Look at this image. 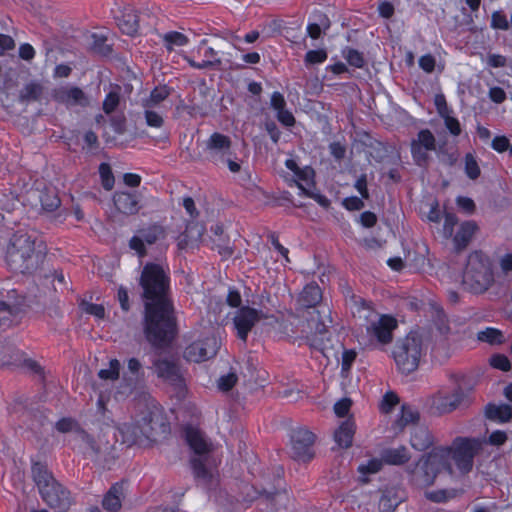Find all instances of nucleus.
I'll list each match as a JSON object with an SVG mask.
<instances>
[{"mask_svg": "<svg viewBox=\"0 0 512 512\" xmlns=\"http://www.w3.org/2000/svg\"><path fill=\"white\" fill-rule=\"evenodd\" d=\"M139 285L143 290L145 337L156 350L167 348L178 333L170 277L161 265L149 262L141 271Z\"/></svg>", "mask_w": 512, "mask_h": 512, "instance_id": "obj_1", "label": "nucleus"}, {"mask_svg": "<svg viewBox=\"0 0 512 512\" xmlns=\"http://www.w3.org/2000/svg\"><path fill=\"white\" fill-rule=\"evenodd\" d=\"M450 326L445 317H439L435 328L410 331L405 337L396 341L392 352L398 370L410 374L419 367L421 357L430 347L435 358L445 357L448 353V335Z\"/></svg>", "mask_w": 512, "mask_h": 512, "instance_id": "obj_2", "label": "nucleus"}, {"mask_svg": "<svg viewBox=\"0 0 512 512\" xmlns=\"http://www.w3.org/2000/svg\"><path fill=\"white\" fill-rule=\"evenodd\" d=\"M322 300V291L315 283L307 284L298 297V304L302 309H312L308 312L307 325L310 329V346L322 350L325 340L329 341L328 324L332 323L330 309L319 305Z\"/></svg>", "mask_w": 512, "mask_h": 512, "instance_id": "obj_3", "label": "nucleus"}, {"mask_svg": "<svg viewBox=\"0 0 512 512\" xmlns=\"http://www.w3.org/2000/svg\"><path fill=\"white\" fill-rule=\"evenodd\" d=\"M40 246L26 232L14 233L6 250V263L10 270L21 274L34 273L45 259V252Z\"/></svg>", "mask_w": 512, "mask_h": 512, "instance_id": "obj_4", "label": "nucleus"}, {"mask_svg": "<svg viewBox=\"0 0 512 512\" xmlns=\"http://www.w3.org/2000/svg\"><path fill=\"white\" fill-rule=\"evenodd\" d=\"M32 476L47 505L58 512H67L73 503L70 491L59 483L45 465H32Z\"/></svg>", "mask_w": 512, "mask_h": 512, "instance_id": "obj_5", "label": "nucleus"}, {"mask_svg": "<svg viewBox=\"0 0 512 512\" xmlns=\"http://www.w3.org/2000/svg\"><path fill=\"white\" fill-rule=\"evenodd\" d=\"M494 282L493 271L489 257L481 251L469 254L463 273L462 285L473 294L487 291Z\"/></svg>", "mask_w": 512, "mask_h": 512, "instance_id": "obj_6", "label": "nucleus"}, {"mask_svg": "<svg viewBox=\"0 0 512 512\" xmlns=\"http://www.w3.org/2000/svg\"><path fill=\"white\" fill-rule=\"evenodd\" d=\"M204 152L209 162L217 166H227L232 173H238L241 169L232 151L231 138L227 135L220 132L212 133L205 142Z\"/></svg>", "mask_w": 512, "mask_h": 512, "instance_id": "obj_7", "label": "nucleus"}, {"mask_svg": "<svg viewBox=\"0 0 512 512\" xmlns=\"http://www.w3.org/2000/svg\"><path fill=\"white\" fill-rule=\"evenodd\" d=\"M361 304L358 312L369 321L366 327L367 334L375 338L380 344L386 345L393 340V331L397 328V321L389 315H379L376 313L364 299H360Z\"/></svg>", "mask_w": 512, "mask_h": 512, "instance_id": "obj_8", "label": "nucleus"}, {"mask_svg": "<svg viewBox=\"0 0 512 512\" xmlns=\"http://www.w3.org/2000/svg\"><path fill=\"white\" fill-rule=\"evenodd\" d=\"M452 460L463 475L470 473L474 466V458L482 451L483 441L473 437H456L449 446Z\"/></svg>", "mask_w": 512, "mask_h": 512, "instance_id": "obj_9", "label": "nucleus"}, {"mask_svg": "<svg viewBox=\"0 0 512 512\" xmlns=\"http://www.w3.org/2000/svg\"><path fill=\"white\" fill-rule=\"evenodd\" d=\"M190 465L196 484L203 489L212 490L219 484V473L215 459L211 455L193 456Z\"/></svg>", "mask_w": 512, "mask_h": 512, "instance_id": "obj_10", "label": "nucleus"}, {"mask_svg": "<svg viewBox=\"0 0 512 512\" xmlns=\"http://www.w3.org/2000/svg\"><path fill=\"white\" fill-rule=\"evenodd\" d=\"M152 368L155 374L162 381L174 386L177 389L184 387V378L180 369L178 359L173 356H163L155 353L152 360Z\"/></svg>", "mask_w": 512, "mask_h": 512, "instance_id": "obj_11", "label": "nucleus"}, {"mask_svg": "<svg viewBox=\"0 0 512 512\" xmlns=\"http://www.w3.org/2000/svg\"><path fill=\"white\" fill-rule=\"evenodd\" d=\"M315 440V434L306 428L293 430L290 437L291 457L297 462H310L315 457Z\"/></svg>", "mask_w": 512, "mask_h": 512, "instance_id": "obj_12", "label": "nucleus"}, {"mask_svg": "<svg viewBox=\"0 0 512 512\" xmlns=\"http://www.w3.org/2000/svg\"><path fill=\"white\" fill-rule=\"evenodd\" d=\"M167 236L166 228L158 223H151L146 227H143L137 231V235H134L129 240V248L134 250L139 258H143L147 255L145 245H153L158 241L164 240Z\"/></svg>", "mask_w": 512, "mask_h": 512, "instance_id": "obj_13", "label": "nucleus"}, {"mask_svg": "<svg viewBox=\"0 0 512 512\" xmlns=\"http://www.w3.org/2000/svg\"><path fill=\"white\" fill-rule=\"evenodd\" d=\"M118 433V427L108 423H103L99 427L97 439L89 434V440H84V443L87 445L91 454L95 457L100 455H109L118 442Z\"/></svg>", "mask_w": 512, "mask_h": 512, "instance_id": "obj_14", "label": "nucleus"}, {"mask_svg": "<svg viewBox=\"0 0 512 512\" xmlns=\"http://www.w3.org/2000/svg\"><path fill=\"white\" fill-rule=\"evenodd\" d=\"M282 479L280 475L275 479L272 486L264 488L263 498L259 500L260 512H287L289 495L281 487Z\"/></svg>", "mask_w": 512, "mask_h": 512, "instance_id": "obj_15", "label": "nucleus"}, {"mask_svg": "<svg viewBox=\"0 0 512 512\" xmlns=\"http://www.w3.org/2000/svg\"><path fill=\"white\" fill-rule=\"evenodd\" d=\"M411 155L415 165L427 168L430 162V151L436 150V138L429 129H422L410 144Z\"/></svg>", "mask_w": 512, "mask_h": 512, "instance_id": "obj_16", "label": "nucleus"}, {"mask_svg": "<svg viewBox=\"0 0 512 512\" xmlns=\"http://www.w3.org/2000/svg\"><path fill=\"white\" fill-rule=\"evenodd\" d=\"M456 384L455 389L450 394H438L433 398L432 408L439 414L450 413L460 407L467 397L461 382L464 380L463 376H454Z\"/></svg>", "mask_w": 512, "mask_h": 512, "instance_id": "obj_17", "label": "nucleus"}, {"mask_svg": "<svg viewBox=\"0 0 512 512\" xmlns=\"http://www.w3.org/2000/svg\"><path fill=\"white\" fill-rule=\"evenodd\" d=\"M141 421L149 442L165 438L170 433V424L158 409L149 410L144 413Z\"/></svg>", "mask_w": 512, "mask_h": 512, "instance_id": "obj_18", "label": "nucleus"}, {"mask_svg": "<svg viewBox=\"0 0 512 512\" xmlns=\"http://www.w3.org/2000/svg\"><path fill=\"white\" fill-rule=\"evenodd\" d=\"M219 347L220 343L214 335L207 336L186 347L184 356L187 360L197 363L206 361L217 354Z\"/></svg>", "mask_w": 512, "mask_h": 512, "instance_id": "obj_19", "label": "nucleus"}, {"mask_svg": "<svg viewBox=\"0 0 512 512\" xmlns=\"http://www.w3.org/2000/svg\"><path fill=\"white\" fill-rule=\"evenodd\" d=\"M409 474L411 483L419 488L433 485L438 475L424 455L409 469Z\"/></svg>", "mask_w": 512, "mask_h": 512, "instance_id": "obj_20", "label": "nucleus"}, {"mask_svg": "<svg viewBox=\"0 0 512 512\" xmlns=\"http://www.w3.org/2000/svg\"><path fill=\"white\" fill-rule=\"evenodd\" d=\"M259 319V311L255 308L245 306L237 311L234 317V325L237 335L242 341L246 342L248 333Z\"/></svg>", "mask_w": 512, "mask_h": 512, "instance_id": "obj_21", "label": "nucleus"}, {"mask_svg": "<svg viewBox=\"0 0 512 512\" xmlns=\"http://www.w3.org/2000/svg\"><path fill=\"white\" fill-rule=\"evenodd\" d=\"M437 474L447 472L450 476L454 475L452 466V455L449 446H437L430 452L424 454Z\"/></svg>", "mask_w": 512, "mask_h": 512, "instance_id": "obj_22", "label": "nucleus"}, {"mask_svg": "<svg viewBox=\"0 0 512 512\" xmlns=\"http://www.w3.org/2000/svg\"><path fill=\"white\" fill-rule=\"evenodd\" d=\"M140 198L141 195L136 191H117L113 195V202L120 213L130 216L137 214L142 208Z\"/></svg>", "mask_w": 512, "mask_h": 512, "instance_id": "obj_23", "label": "nucleus"}, {"mask_svg": "<svg viewBox=\"0 0 512 512\" xmlns=\"http://www.w3.org/2000/svg\"><path fill=\"white\" fill-rule=\"evenodd\" d=\"M122 443L127 446L146 445L149 443L141 419L133 423H124L118 427Z\"/></svg>", "mask_w": 512, "mask_h": 512, "instance_id": "obj_24", "label": "nucleus"}, {"mask_svg": "<svg viewBox=\"0 0 512 512\" xmlns=\"http://www.w3.org/2000/svg\"><path fill=\"white\" fill-rule=\"evenodd\" d=\"M54 99L67 106H87L88 98L79 87H60L54 92Z\"/></svg>", "mask_w": 512, "mask_h": 512, "instance_id": "obj_25", "label": "nucleus"}, {"mask_svg": "<svg viewBox=\"0 0 512 512\" xmlns=\"http://www.w3.org/2000/svg\"><path fill=\"white\" fill-rule=\"evenodd\" d=\"M120 13L121 14L116 17L119 29L126 35H136L139 29V16L137 11L131 6H126Z\"/></svg>", "mask_w": 512, "mask_h": 512, "instance_id": "obj_26", "label": "nucleus"}, {"mask_svg": "<svg viewBox=\"0 0 512 512\" xmlns=\"http://www.w3.org/2000/svg\"><path fill=\"white\" fill-rule=\"evenodd\" d=\"M125 498V482L113 484L105 493L102 507L109 512H117L121 509L122 500Z\"/></svg>", "mask_w": 512, "mask_h": 512, "instance_id": "obj_27", "label": "nucleus"}, {"mask_svg": "<svg viewBox=\"0 0 512 512\" xmlns=\"http://www.w3.org/2000/svg\"><path fill=\"white\" fill-rule=\"evenodd\" d=\"M410 444L417 451H426L434 444V436L426 426L412 427Z\"/></svg>", "mask_w": 512, "mask_h": 512, "instance_id": "obj_28", "label": "nucleus"}, {"mask_svg": "<svg viewBox=\"0 0 512 512\" xmlns=\"http://www.w3.org/2000/svg\"><path fill=\"white\" fill-rule=\"evenodd\" d=\"M477 231L478 225L475 221L469 220L463 222L453 238L456 250H464L469 245Z\"/></svg>", "mask_w": 512, "mask_h": 512, "instance_id": "obj_29", "label": "nucleus"}, {"mask_svg": "<svg viewBox=\"0 0 512 512\" xmlns=\"http://www.w3.org/2000/svg\"><path fill=\"white\" fill-rule=\"evenodd\" d=\"M32 195L36 197L44 211H55L61 204V200L54 188L45 187L42 190H35Z\"/></svg>", "mask_w": 512, "mask_h": 512, "instance_id": "obj_30", "label": "nucleus"}, {"mask_svg": "<svg viewBox=\"0 0 512 512\" xmlns=\"http://www.w3.org/2000/svg\"><path fill=\"white\" fill-rule=\"evenodd\" d=\"M185 437L188 445L194 451L195 456L209 455V445L201 432L193 427L185 429Z\"/></svg>", "mask_w": 512, "mask_h": 512, "instance_id": "obj_31", "label": "nucleus"}, {"mask_svg": "<svg viewBox=\"0 0 512 512\" xmlns=\"http://www.w3.org/2000/svg\"><path fill=\"white\" fill-rule=\"evenodd\" d=\"M420 419L419 411L409 404H403L401 406V413L399 417L393 423L394 430L401 432L404 428L411 424L413 426L418 425Z\"/></svg>", "mask_w": 512, "mask_h": 512, "instance_id": "obj_32", "label": "nucleus"}, {"mask_svg": "<svg viewBox=\"0 0 512 512\" xmlns=\"http://www.w3.org/2000/svg\"><path fill=\"white\" fill-rule=\"evenodd\" d=\"M354 433L355 423L353 420L347 419L334 432L335 442L341 448H349L352 445Z\"/></svg>", "mask_w": 512, "mask_h": 512, "instance_id": "obj_33", "label": "nucleus"}, {"mask_svg": "<svg viewBox=\"0 0 512 512\" xmlns=\"http://www.w3.org/2000/svg\"><path fill=\"white\" fill-rule=\"evenodd\" d=\"M411 456L405 446L386 448L381 452V459L386 464L402 465L410 460Z\"/></svg>", "mask_w": 512, "mask_h": 512, "instance_id": "obj_34", "label": "nucleus"}, {"mask_svg": "<svg viewBox=\"0 0 512 512\" xmlns=\"http://www.w3.org/2000/svg\"><path fill=\"white\" fill-rule=\"evenodd\" d=\"M55 428L57 429V431H59L61 433H68V432L76 433L82 442H84V440H89V433L86 432L79 425V423L71 417L61 418L59 421L56 422Z\"/></svg>", "mask_w": 512, "mask_h": 512, "instance_id": "obj_35", "label": "nucleus"}, {"mask_svg": "<svg viewBox=\"0 0 512 512\" xmlns=\"http://www.w3.org/2000/svg\"><path fill=\"white\" fill-rule=\"evenodd\" d=\"M485 416L493 421L508 422L512 418V407L508 404L489 403L485 408Z\"/></svg>", "mask_w": 512, "mask_h": 512, "instance_id": "obj_36", "label": "nucleus"}, {"mask_svg": "<svg viewBox=\"0 0 512 512\" xmlns=\"http://www.w3.org/2000/svg\"><path fill=\"white\" fill-rule=\"evenodd\" d=\"M267 486H261V488H257L254 485L244 484L241 487L240 491V501L246 504L254 503L256 508L259 510V500L263 498L264 488Z\"/></svg>", "mask_w": 512, "mask_h": 512, "instance_id": "obj_37", "label": "nucleus"}, {"mask_svg": "<svg viewBox=\"0 0 512 512\" xmlns=\"http://www.w3.org/2000/svg\"><path fill=\"white\" fill-rule=\"evenodd\" d=\"M401 502L402 498L397 495L396 491L393 489L385 490L379 500V511L394 512Z\"/></svg>", "mask_w": 512, "mask_h": 512, "instance_id": "obj_38", "label": "nucleus"}, {"mask_svg": "<svg viewBox=\"0 0 512 512\" xmlns=\"http://www.w3.org/2000/svg\"><path fill=\"white\" fill-rule=\"evenodd\" d=\"M43 93V87L39 83L31 82L26 84L19 94L21 102L38 101Z\"/></svg>", "mask_w": 512, "mask_h": 512, "instance_id": "obj_39", "label": "nucleus"}, {"mask_svg": "<svg viewBox=\"0 0 512 512\" xmlns=\"http://www.w3.org/2000/svg\"><path fill=\"white\" fill-rule=\"evenodd\" d=\"M91 42L89 48L96 54L107 56L111 53V46L106 43L107 38L104 35L93 33L90 35Z\"/></svg>", "mask_w": 512, "mask_h": 512, "instance_id": "obj_40", "label": "nucleus"}, {"mask_svg": "<svg viewBox=\"0 0 512 512\" xmlns=\"http://www.w3.org/2000/svg\"><path fill=\"white\" fill-rule=\"evenodd\" d=\"M479 341L489 343L491 345L502 344L505 341L502 331L487 327L485 330L479 331L477 334Z\"/></svg>", "mask_w": 512, "mask_h": 512, "instance_id": "obj_41", "label": "nucleus"}, {"mask_svg": "<svg viewBox=\"0 0 512 512\" xmlns=\"http://www.w3.org/2000/svg\"><path fill=\"white\" fill-rule=\"evenodd\" d=\"M120 86L116 85L112 88V90L106 95L103 104L102 109L105 112V114L110 115L114 111H116L117 107L120 104Z\"/></svg>", "mask_w": 512, "mask_h": 512, "instance_id": "obj_42", "label": "nucleus"}, {"mask_svg": "<svg viewBox=\"0 0 512 512\" xmlns=\"http://www.w3.org/2000/svg\"><path fill=\"white\" fill-rule=\"evenodd\" d=\"M170 95V89L167 86L154 88L148 99L144 101L145 108H152L165 100Z\"/></svg>", "mask_w": 512, "mask_h": 512, "instance_id": "obj_43", "label": "nucleus"}, {"mask_svg": "<svg viewBox=\"0 0 512 512\" xmlns=\"http://www.w3.org/2000/svg\"><path fill=\"white\" fill-rule=\"evenodd\" d=\"M163 41L166 49L168 51H172L174 46L181 47L186 45L188 43V38L180 32L171 31L163 35Z\"/></svg>", "mask_w": 512, "mask_h": 512, "instance_id": "obj_44", "label": "nucleus"}, {"mask_svg": "<svg viewBox=\"0 0 512 512\" xmlns=\"http://www.w3.org/2000/svg\"><path fill=\"white\" fill-rule=\"evenodd\" d=\"M490 27L494 30L508 31L511 29V19L508 20L502 10L494 11L491 14Z\"/></svg>", "mask_w": 512, "mask_h": 512, "instance_id": "obj_45", "label": "nucleus"}, {"mask_svg": "<svg viewBox=\"0 0 512 512\" xmlns=\"http://www.w3.org/2000/svg\"><path fill=\"white\" fill-rule=\"evenodd\" d=\"M205 232V227L203 224L195 221L188 222L183 232L192 242L199 243L203 234Z\"/></svg>", "mask_w": 512, "mask_h": 512, "instance_id": "obj_46", "label": "nucleus"}, {"mask_svg": "<svg viewBox=\"0 0 512 512\" xmlns=\"http://www.w3.org/2000/svg\"><path fill=\"white\" fill-rule=\"evenodd\" d=\"M99 174L103 188L107 191L111 190L114 187L115 178L110 165L107 163H101L99 166Z\"/></svg>", "mask_w": 512, "mask_h": 512, "instance_id": "obj_47", "label": "nucleus"}, {"mask_svg": "<svg viewBox=\"0 0 512 512\" xmlns=\"http://www.w3.org/2000/svg\"><path fill=\"white\" fill-rule=\"evenodd\" d=\"M465 173L471 180H476L481 174L476 158L471 153L465 155Z\"/></svg>", "mask_w": 512, "mask_h": 512, "instance_id": "obj_48", "label": "nucleus"}, {"mask_svg": "<svg viewBox=\"0 0 512 512\" xmlns=\"http://www.w3.org/2000/svg\"><path fill=\"white\" fill-rule=\"evenodd\" d=\"M120 362L117 359H112L109 362L108 369H101L98 372V376L103 380H117L119 378Z\"/></svg>", "mask_w": 512, "mask_h": 512, "instance_id": "obj_49", "label": "nucleus"}, {"mask_svg": "<svg viewBox=\"0 0 512 512\" xmlns=\"http://www.w3.org/2000/svg\"><path fill=\"white\" fill-rule=\"evenodd\" d=\"M79 307L83 312L93 315L98 319H103L105 317V308L103 305L93 304L82 300L79 304Z\"/></svg>", "mask_w": 512, "mask_h": 512, "instance_id": "obj_50", "label": "nucleus"}, {"mask_svg": "<svg viewBox=\"0 0 512 512\" xmlns=\"http://www.w3.org/2000/svg\"><path fill=\"white\" fill-rule=\"evenodd\" d=\"M327 59V52L324 49L309 50L305 55V64L315 65L323 63Z\"/></svg>", "mask_w": 512, "mask_h": 512, "instance_id": "obj_51", "label": "nucleus"}, {"mask_svg": "<svg viewBox=\"0 0 512 512\" xmlns=\"http://www.w3.org/2000/svg\"><path fill=\"white\" fill-rule=\"evenodd\" d=\"M356 352L354 350H344L342 353V362H341V375L347 377L353 362L356 359Z\"/></svg>", "mask_w": 512, "mask_h": 512, "instance_id": "obj_52", "label": "nucleus"}, {"mask_svg": "<svg viewBox=\"0 0 512 512\" xmlns=\"http://www.w3.org/2000/svg\"><path fill=\"white\" fill-rule=\"evenodd\" d=\"M242 374L245 378H248V381L250 383L261 384L262 382L265 381V378L261 377L257 373L256 367L250 360L246 362L245 371H243Z\"/></svg>", "mask_w": 512, "mask_h": 512, "instance_id": "obj_53", "label": "nucleus"}, {"mask_svg": "<svg viewBox=\"0 0 512 512\" xmlns=\"http://www.w3.org/2000/svg\"><path fill=\"white\" fill-rule=\"evenodd\" d=\"M490 365L493 368L501 371H509L511 369V362L507 356L503 354H495L490 358Z\"/></svg>", "mask_w": 512, "mask_h": 512, "instance_id": "obj_54", "label": "nucleus"}, {"mask_svg": "<svg viewBox=\"0 0 512 512\" xmlns=\"http://www.w3.org/2000/svg\"><path fill=\"white\" fill-rule=\"evenodd\" d=\"M347 62L356 68H362L365 64L363 54L355 49H348L345 54Z\"/></svg>", "mask_w": 512, "mask_h": 512, "instance_id": "obj_55", "label": "nucleus"}, {"mask_svg": "<svg viewBox=\"0 0 512 512\" xmlns=\"http://www.w3.org/2000/svg\"><path fill=\"white\" fill-rule=\"evenodd\" d=\"M399 402L398 396L394 392H387L382 399L380 409L383 413H390Z\"/></svg>", "mask_w": 512, "mask_h": 512, "instance_id": "obj_56", "label": "nucleus"}, {"mask_svg": "<svg viewBox=\"0 0 512 512\" xmlns=\"http://www.w3.org/2000/svg\"><path fill=\"white\" fill-rule=\"evenodd\" d=\"M127 369L129 373L135 376L136 379L144 377V370L141 361L138 358L132 357L127 360Z\"/></svg>", "mask_w": 512, "mask_h": 512, "instance_id": "obj_57", "label": "nucleus"}, {"mask_svg": "<svg viewBox=\"0 0 512 512\" xmlns=\"http://www.w3.org/2000/svg\"><path fill=\"white\" fill-rule=\"evenodd\" d=\"M237 375L235 373H228L223 375L218 380V388L223 392H227L233 388L237 382Z\"/></svg>", "mask_w": 512, "mask_h": 512, "instance_id": "obj_58", "label": "nucleus"}, {"mask_svg": "<svg viewBox=\"0 0 512 512\" xmlns=\"http://www.w3.org/2000/svg\"><path fill=\"white\" fill-rule=\"evenodd\" d=\"M186 60L195 69L219 68L222 64L221 59L203 60L202 62H196L191 58H186Z\"/></svg>", "mask_w": 512, "mask_h": 512, "instance_id": "obj_59", "label": "nucleus"}, {"mask_svg": "<svg viewBox=\"0 0 512 512\" xmlns=\"http://www.w3.org/2000/svg\"><path fill=\"white\" fill-rule=\"evenodd\" d=\"M144 115L148 126L159 128L163 125L164 120L162 116L151 110V108H146Z\"/></svg>", "mask_w": 512, "mask_h": 512, "instance_id": "obj_60", "label": "nucleus"}, {"mask_svg": "<svg viewBox=\"0 0 512 512\" xmlns=\"http://www.w3.org/2000/svg\"><path fill=\"white\" fill-rule=\"evenodd\" d=\"M342 204L349 211H359L365 206L363 200L357 196L345 198Z\"/></svg>", "mask_w": 512, "mask_h": 512, "instance_id": "obj_61", "label": "nucleus"}, {"mask_svg": "<svg viewBox=\"0 0 512 512\" xmlns=\"http://www.w3.org/2000/svg\"><path fill=\"white\" fill-rule=\"evenodd\" d=\"M111 126L115 133L122 135L126 131V118L124 115H114L110 119Z\"/></svg>", "mask_w": 512, "mask_h": 512, "instance_id": "obj_62", "label": "nucleus"}, {"mask_svg": "<svg viewBox=\"0 0 512 512\" xmlns=\"http://www.w3.org/2000/svg\"><path fill=\"white\" fill-rule=\"evenodd\" d=\"M367 182V175L363 173L357 178L354 184L355 189L359 192L363 199H369L370 197Z\"/></svg>", "mask_w": 512, "mask_h": 512, "instance_id": "obj_63", "label": "nucleus"}, {"mask_svg": "<svg viewBox=\"0 0 512 512\" xmlns=\"http://www.w3.org/2000/svg\"><path fill=\"white\" fill-rule=\"evenodd\" d=\"M491 147L499 152V153H503L505 151H507L510 147V142H509V139L502 135V136H496L493 140H492V143H491Z\"/></svg>", "mask_w": 512, "mask_h": 512, "instance_id": "obj_64", "label": "nucleus"}]
</instances>
